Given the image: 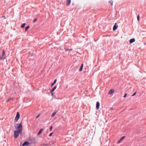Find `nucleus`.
I'll return each mask as SVG.
<instances>
[{
  "instance_id": "1",
  "label": "nucleus",
  "mask_w": 146,
  "mask_h": 146,
  "mask_svg": "<svg viewBox=\"0 0 146 146\" xmlns=\"http://www.w3.org/2000/svg\"><path fill=\"white\" fill-rule=\"evenodd\" d=\"M15 127L18 130V131H19L22 132L23 126L21 122L20 123H17L16 125H15Z\"/></svg>"
},
{
  "instance_id": "2",
  "label": "nucleus",
  "mask_w": 146,
  "mask_h": 146,
  "mask_svg": "<svg viewBox=\"0 0 146 146\" xmlns=\"http://www.w3.org/2000/svg\"><path fill=\"white\" fill-rule=\"evenodd\" d=\"M22 133V132L16 130L14 132V136L15 138H17L18 137L19 135V134H21Z\"/></svg>"
},
{
  "instance_id": "3",
  "label": "nucleus",
  "mask_w": 146,
  "mask_h": 146,
  "mask_svg": "<svg viewBox=\"0 0 146 146\" xmlns=\"http://www.w3.org/2000/svg\"><path fill=\"white\" fill-rule=\"evenodd\" d=\"M29 140L31 142V143H35L36 142V138L35 137H30L29 138Z\"/></svg>"
},
{
  "instance_id": "4",
  "label": "nucleus",
  "mask_w": 146,
  "mask_h": 146,
  "mask_svg": "<svg viewBox=\"0 0 146 146\" xmlns=\"http://www.w3.org/2000/svg\"><path fill=\"white\" fill-rule=\"evenodd\" d=\"M20 117V115L19 113V112H17V113L16 116L15 118V120L17 121L19 119Z\"/></svg>"
},
{
  "instance_id": "5",
  "label": "nucleus",
  "mask_w": 146,
  "mask_h": 146,
  "mask_svg": "<svg viewBox=\"0 0 146 146\" xmlns=\"http://www.w3.org/2000/svg\"><path fill=\"white\" fill-rule=\"evenodd\" d=\"M57 88V86H55L52 89L50 90V92L51 93L52 95L53 96L54 93L53 92Z\"/></svg>"
},
{
  "instance_id": "6",
  "label": "nucleus",
  "mask_w": 146,
  "mask_h": 146,
  "mask_svg": "<svg viewBox=\"0 0 146 146\" xmlns=\"http://www.w3.org/2000/svg\"><path fill=\"white\" fill-rule=\"evenodd\" d=\"M29 143L28 141H25L23 144V146H28L29 145Z\"/></svg>"
},
{
  "instance_id": "7",
  "label": "nucleus",
  "mask_w": 146,
  "mask_h": 146,
  "mask_svg": "<svg viewBox=\"0 0 146 146\" xmlns=\"http://www.w3.org/2000/svg\"><path fill=\"white\" fill-rule=\"evenodd\" d=\"M100 103L99 102H97L96 104V108L98 110L99 108Z\"/></svg>"
},
{
  "instance_id": "8",
  "label": "nucleus",
  "mask_w": 146,
  "mask_h": 146,
  "mask_svg": "<svg viewBox=\"0 0 146 146\" xmlns=\"http://www.w3.org/2000/svg\"><path fill=\"white\" fill-rule=\"evenodd\" d=\"M117 23H115L114 25L113 26V31H115L117 29Z\"/></svg>"
},
{
  "instance_id": "9",
  "label": "nucleus",
  "mask_w": 146,
  "mask_h": 146,
  "mask_svg": "<svg viewBox=\"0 0 146 146\" xmlns=\"http://www.w3.org/2000/svg\"><path fill=\"white\" fill-rule=\"evenodd\" d=\"M114 92V90L113 89H111L108 92V94H111Z\"/></svg>"
},
{
  "instance_id": "10",
  "label": "nucleus",
  "mask_w": 146,
  "mask_h": 146,
  "mask_svg": "<svg viewBox=\"0 0 146 146\" xmlns=\"http://www.w3.org/2000/svg\"><path fill=\"white\" fill-rule=\"evenodd\" d=\"M135 39L134 38H132L130 39L129 41V43L131 44L133 42H135Z\"/></svg>"
},
{
  "instance_id": "11",
  "label": "nucleus",
  "mask_w": 146,
  "mask_h": 146,
  "mask_svg": "<svg viewBox=\"0 0 146 146\" xmlns=\"http://www.w3.org/2000/svg\"><path fill=\"white\" fill-rule=\"evenodd\" d=\"M71 1V0H66V4L67 6H69L70 5Z\"/></svg>"
},
{
  "instance_id": "12",
  "label": "nucleus",
  "mask_w": 146,
  "mask_h": 146,
  "mask_svg": "<svg viewBox=\"0 0 146 146\" xmlns=\"http://www.w3.org/2000/svg\"><path fill=\"white\" fill-rule=\"evenodd\" d=\"M83 64H81V66L80 67V68L79 70V71H81L82 70L83 68Z\"/></svg>"
},
{
  "instance_id": "13",
  "label": "nucleus",
  "mask_w": 146,
  "mask_h": 146,
  "mask_svg": "<svg viewBox=\"0 0 146 146\" xmlns=\"http://www.w3.org/2000/svg\"><path fill=\"white\" fill-rule=\"evenodd\" d=\"M43 130V129H41L39 131L38 133V135H39L40 134H41V133H42V131Z\"/></svg>"
},
{
  "instance_id": "14",
  "label": "nucleus",
  "mask_w": 146,
  "mask_h": 146,
  "mask_svg": "<svg viewBox=\"0 0 146 146\" xmlns=\"http://www.w3.org/2000/svg\"><path fill=\"white\" fill-rule=\"evenodd\" d=\"M56 81H57V80L56 79L55 80H54V82L51 84V86H53L56 83Z\"/></svg>"
},
{
  "instance_id": "15",
  "label": "nucleus",
  "mask_w": 146,
  "mask_h": 146,
  "mask_svg": "<svg viewBox=\"0 0 146 146\" xmlns=\"http://www.w3.org/2000/svg\"><path fill=\"white\" fill-rule=\"evenodd\" d=\"M30 27L29 26H28L25 27V31H27L28 29Z\"/></svg>"
},
{
  "instance_id": "16",
  "label": "nucleus",
  "mask_w": 146,
  "mask_h": 146,
  "mask_svg": "<svg viewBox=\"0 0 146 146\" xmlns=\"http://www.w3.org/2000/svg\"><path fill=\"white\" fill-rule=\"evenodd\" d=\"M25 23H23V24H22L21 25V27L22 28H24L25 27Z\"/></svg>"
},
{
  "instance_id": "17",
  "label": "nucleus",
  "mask_w": 146,
  "mask_h": 146,
  "mask_svg": "<svg viewBox=\"0 0 146 146\" xmlns=\"http://www.w3.org/2000/svg\"><path fill=\"white\" fill-rule=\"evenodd\" d=\"M125 137V136H122L121 138L120 139L122 141L124 139V138Z\"/></svg>"
},
{
  "instance_id": "18",
  "label": "nucleus",
  "mask_w": 146,
  "mask_h": 146,
  "mask_svg": "<svg viewBox=\"0 0 146 146\" xmlns=\"http://www.w3.org/2000/svg\"><path fill=\"white\" fill-rule=\"evenodd\" d=\"M13 99V98H9L8 99H7V100H6V102H8L9 101V100H12Z\"/></svg>"
},
{
  "instance_id": "19",
  "label": "nucleus",
  "mask_w": 146,
  "mask_h": 146,
  "mask_svg": "<svg viewBox=\"0 0 146 146\" xmlns=\"http://www.w3.org/2000/svg\"><path fill=\"white\" fill-rule=\"evenodd\" d=\"M5 54V51H4V50H3V52H2V56H3Z\"/></svg>"
},
{
  "instance_id": "20",
  "label": "nucleus",
  "mask_w": 146,
  "mask_h": 146,
  "mask_svg": "<svg viewBox=\"0 0 146 146\" xmlns=\"http://www.w3.org/2000/svg\"><path fill=\"white\" fill-rule=\"evenodd\" d=\"M109 3H110V4L111 5H113V1L112 0H111L110 1H109Z\"/></svg>"
},
{
  "instance_id": "21",
  "label": "nucleus",
  "mask_w": 146,
  "mask_h": 146,
  "mask_svg": "<svg viewBox=\"0 0 146 146\" xmlns=\"http://www.w3.org/2000/svg\"><path fill=\"white\" fill-rule=\"evenodd\" d=\"M137 20L138 21H139V15H138L137 17Z\"/></svg>"
},
{
  "instance_id": "22",
  "label": "nucleus",
  "mask_w": 146,
  "mask_h": 146,
  "mask_svg": "<svg viewBox=\"0 0 146 146\" xmlns=\"http://www.w3.org/2000/svg\"><path fill=\"white\" fill-rule=\"evenodd\" d=\"M55 114H56L55 113L53 112L51 115V117H54Z\"/></svg>"
},
{
  "instance_id": "23",
  "label": "nucleus",
  "mask_w": 146,
  "mask_h": 146,
  "mask_svg": "<svg viewBox=\"0 0 146 146\" xmlns=\"http://www.w3.org/2000/svg\"><path fill=\"white\" fill-rule=\"evenodd\" d=\"M52 127H53L52 126H50V131H52Z\"/></svg>"
},
{
  "instance_id": "24",
  "label": "nucleus",
  "mask_w": 146,
  "mask_h": 146,
  "mask_svg": "<svg viewBox=\"0 0 146 146\" xmlns=\"http://www.w3.org/2000/svg\"><path fill=\"white\" fill-rule=\"evenodd\" d=\"M136 94V92H135L132 95V96H134Z\"/></svg>"
},
{
  "instance_id": "25",
  "label": "nucleus",
  "mask_w": 146,
  "mask_h": 146,
  "mask_svg": "<svg viewBox=\"0 0 146 146\" xmlns=\"http://www.w3.org/2000/svg\"><path fill=\"white\" fill-rule=\"evenodd\" d=\"M53 134V133H52V132L50 134H49V137H51V136L52 135V134Z\"/></svg>"
},
{
  "instance_id": "26",
  "label": "nucleus",
  "mask_w": 146,
  "mask_h": 146,
  "mask_svg": "<svg viewBox=\"0 0 146 146\" xmlns=\"http://www.w3.org/2000/svg\"><path fill=\"white\" fill-rule=\"evenodd\" d=\"M127 95V94L125 93V94L123 96V97L124 98H125L126 97Z\"/></svg>"
},
{
  "instance_id": "27",
  "label": "nucleus",
  "mask_w": 146,
  "mask_h": 146,
  "mask_svg": "<svg viewBox=\"0 0 146 146\" xmlns=\"http://www.w3.org/2000/svg\"><path fill=\"white\" fill-rule=\"evenodd\" d=\"M121 141L120 139L117 142V143H119Z\"/></svg>"
},
{
  "instance_id": "28",
  "label": "nucleus",
  "mask_w": 146,
  "mask_h": 146,
  "mask_svg": "<svg viewBox=\"0 0 146 146\" xmlns=\"http://www.w3.org/2000/svg\"><path fill=\"white\" fill-rule=\"evenodd\" d=\"M37 20V19H35V20H34L33 21V23H35Z\"/></svg>"
},
{
  "instance_id": "29",
  "label": "nucleus",
  "mask_w": 146,
  "mask_h": 146,
  "mask_svg": "<svg viewBox=\"0 0 146 146\" xmlns=\"http://www.w3.org/2000/svg\"><path fill=\"white\" fill-rule=\"evenodd\" d=\"M40 116V114H38V115H37L36 116V118H38Z\"/></svg>"
},
{
  "instance_id": "30",
  "label": "nucleus",
  "mask_w": 146,
  "mask_h": 146,
  "mask_svg": "<svg viewBox=\"0 0 146 146\" xmlns=\"http://www.w3.org/2000/svg\"><path fill=\"white\" fill-rule=\"evenodd\" d=\"M64 49L66 50V51H68L69 50L68 49L66 48H64Z\"/></svg>"
},
{
  "instance_id": "31",
  "label": "nucleus",
  "mask_w": 146,
  "mask_h": 146,
  "mask_svg": "<svg viewBox=\"0 0 146 146\" xmlns=\"http://www.w3.org/2000/svg\"><path fill=\"white\" fill-rule=\"evenodd\" d=\"M57 112V111L56 110H55L54 112V113H55V114H56Z\"/></svg>"
},
{
  "instance_id": "32",
  "label": "nucleus",
  "mask_w": 146,
  "mask_h": 146,
  "mask_svg": "<svg viewBox=\"0 0 146 146\" xmlns=\"http://www.w3.org/2000/svg\"><path fill=\"white\" fill-rule=\"evenodd\" d=\"M2 57L1 56H0V60H2Z\"/></svg>"
},
{
  "instance_id": "33",
  "label": "nucleus",
  "mask_w": 146,
  "mask_h": 146,
  "mask_svg": "<svg viewBox=\"0 0 146 146\" xmlns=\"http://www.w3.org/2000/svg\"><path fill=\"white\" fill-rule=\"evenodd\" d=\"M5 57H4V58H3V59H5Z\"/></svg>"
},
{
  "instance_id": "34",
  "label": "nucleus",
  "mask_w": 146,
  "mask_h": 146,
  "mask_svg": "<svg viewBox=\"0 0 146 146\" xmlns=\"http://www.w3.org/2000/svg\"><path fill=\"white\" fill-rule=\"evenodd\" d=\"M5 17V16H3L2 17Z\"/></svg>"
},
{
  "instance_id": "35",
  "label": "nucleus",
  "mask_w": 146,
  "mask_h": 146,
  "mask_svg": "<svg viewBox=\"0 0 146 146\" xmlns=\"http://www.w3.org/2000/svg\"><path fill=\"white\" fill-rule=\"evenodd\" d=\"M113 109V108H110V109H111V110H112V109Z\"/></svg>"
},
{
  "instance_id": "36",
  "label": "nucleus",
  "mask_w": 146,
  "mask_h": 146,
  "mask_svg": "<svg viewBox=\"0 0 146 146\" xmlns=\"http://www.w3.org/2000/svg\"><path fill=\"white\" fill-rule=\"evenodd\" d=\"M70 50H72V49H71Z\"/></svg>"
}]
</instances>
